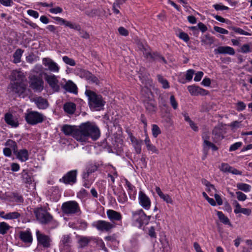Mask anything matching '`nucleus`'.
Here are the masks:
<instances>
[{
  "mask_svg": "<svg viewBox=\"0 0 252 252\" xmlns=\"http://www.w3.org/2000/svg\"><path fill=\"white\" fill-rule=\"evenodd\" d=\"M100 132L97 126L90 122L82 123L79 126V130L75 134V139L79 142L86 143L89 138L93 141L97 140Z\"/></svg>",
  "mask_w": 252,
  "mask_h": 252,
  "instance_id": "nucleus-1",
  "label": "nucleus"
},
{
  "mask_svg": "<svg viewBox=\"0 0 252 252\" xmlns=\"http://www.w3.org/2000/svg\"><path fill=\"white\" fill-rule=\"evenodd\" d=\"M85 94L88 97L90 107L98 109L104 106L105 102L101 95L89 90L86 91Z\"/></svg>",
  "mask_w": 252,
  "mask_h": 252,
  "instance_id": "nucleus-2",
  "label": "nucleus"
},
{
  "mask_svg": "<svg viewBox=\"0 0 252 252\" xmlns=\"http://www.w3.org/2000/svg\"><path fill=\"white\" fill-rule=\"evenodd\" d=\"M61 209L63 213L67 216L73 215L81 213L79 205L76 201H68L63 203Z\"/></svg>",
  "mask_w": 252,
  "mask_h": 252,
  "instance_id": "nucleus-3",
  "label": "nucleus"
},
{
  "mask_svg": "<svg viewBox=\"0 0 252 252\" xmlns=\"http://www.w3.org/2000/svg\"><path fill=\"white\" fill-rule=\"evenodd\" d=\"M25 118L28 124L35 125L42 123L45 120V117L43 114L37 111L28 110L25 113Z\"/></svg>",
  "mask_w": 252,
  "mask_h": 252,
  "instance_id": "nucleus-4",
  "label": "nucleus"
},
{
  "mask_svg": "<svg viewBox=\"0 0 252 252\" xmlns=\"http://www.w3.org/2000/svg\"><path fill=\"white\" fill-rule=\"evenodd\" d=\"M36 219L42 224H47L53 220V216L42 207L37 208L34 210Z\"/></svg>",
  "mask_w": 252,
  "mask_h": 252,
  "instance_id": "nucleus-5",
  "label": "nucleus"
},
{
  "mask_svg": "<svg viewBox=\"0 0 252 252\" xmlns=\"http://www.w3.org/2000/svg\"><path fill=\"white\" fill-rule=\"evenodd\" d=\"M132 219L134 224L138 227H141L143 224H147L150 220V217H147L142 209H139L132 212Z\"/></svg>",
  "mask_w": 252,
  "mask_h": 252,
  "instance_id": "nucleus-6",
  "label": "nucleus"
},
{
  "mask_svg": "<svg viewBox=\"0 0 252 252\" xmlns=\"http://www.w3.org/2000/svg\"><path fill=\"white\" fill-rule=\"evenodd\" d=\"M92 225L101 232H110L115 227V223L104 220L95 221L92 223Z\"/></svg>",
  "mask_w": 252,
  "mask_h": 252,
  "instance_id": "nucleus-7",
  "label": "nucleus"
},
{
  "mask_svg": "<svg viewBox=\"0 0 252 252\" xmlns=\"http://www.w3.org/2000/svg\"><path fill=\"white\" fill-rule=\"evenodd\" d=\"M30 86L35 92H40L44 88V82L41 77L34 74H31L29 76Z\"/></svg>",
  "mask_w": 252,
  "mask_h": 252,
  "instance_id": "nucleus-8",
  "label": "nucleus"
},
{
  "mask_svg": "<svg viewBox=\"0 0 252 252\" xmlns=\"http://www.w3.org/2000/svg\"><path fill=\"white\" fill-rule=\"evenodd\" d=\"M36 236L38 245L41 246L44 248L50 247L52 240L49 236L37 229L36 230Z\"/></svg>",
  "mask_w": 252,
  "mask_h": 252,
  "instance_id": "nucleus-9",
  "label": "nucleus"
},
{
  "mask_svg": "<svg viewBox=\"0 0 252 252\" xmlns=\"http://www.w3.org/2000/svg\"><path fill=\"white\" fill-rule=\"evenodd\" d=\"M8 89L9 92L21 96L25 92L26 85L24 83L13 82L11 83L8 86Z\"/></svg>",
  "mask_w": 252,
  "mask_h": 252,
  "instance_id": "nucleus-10",
  "label": "nucleus"
},
{
  "mask_svg": "<svg viewBox=\"0 0 252 252\" xmlns=\"http://www.w3.org/2000/svg\"><path fill=\"white\" fill-rule=\"evenodd\" d=\"M77 170H73L66 173L62 178L60 179L61 182L66 185H73L77 181Z\"/></svg>",
  "mask_w": 252,
  "mask_h": 252,
  "instance_id": "nucleus-11",
  "label": "nucleus"
},
{
  "mask_svg": "<svg viewBox=\"0 0 252 252\" xmlns=\"http://www.w3.org/2000/svg\"><path fill=\"white\" fill-rule=\"evenodd\" d=\"M160 246L158 245L160 252H171V247L166 235L164 233L160 235Z\"/></svg>",
  "mask_w": 252,
  "mask_h": 252,
  "instance_id": "nucleus-12",
  "label": "nucleus"
},
{
  "mask_svg": "<svg viewBox=\"0 0 252 252\" xmlns=\"http://www.w3.org/2000/svg\"><path fill=\"white\" fill-rule=\"evenodd\" d=\"M42 63L45 66L48 67V69L51 72L58 73L60 70V67L58 64L51 59L44 58L42 59Z\"/></svg>",
  "mask_w": 252,
  "mask_h": 252,
  "instance_id": "nucleus-13",
  "label": "nucleus"
},
{
  "mask_svg": "<svg viewBox=\"0 0 252 252\" xmlns=\"http://www.w3.org/2000/svg\"><path fill=\"white\" fill-rule=\"evenodd\" d=\"M19 238L24 243L31 245L33 241L32 233L30 228L25 231H21L19 233Z\"/></svg>",
  "mask_w": 252,
  "mask_h": 252,
  "instance_id": "nucleus-14",
  "label": "nucleus"
},
{
  "mask_svg": "<svg viewBox=\"0 0 252 252\" xmlns=\"http://www.w3.org/2000/svg\"><path fill=\"white\" fill-rule=\"evenodd\" d=\"M45 79L52 89L56 92L60 90V86L58 85V80L57 77L53 74H45Z\"/></svg>",
  "mask_w": 252,
  "mask_h": 252,
  "instance_id": "nucleus-15",
  "label": "nucleus"
},
{
  "mask_svg": "<svg viewBox=\"0 0 252 252\" xmlns=\"http://www.w3.org/2000/svg\"><path fill=\"white\" fill-rule=\"evenodd\" d=\"M138 201L140 205L145 210H149L151 206L149 198L142 191H139Z\"/></svg>",
  "mask_w": 252,
  "mask_h": 252,
  "instance_id": "nucleus-16",
  "label": "nucleus"
},
{
  "mask_svg": "<svg viewBox=\"0 0 252 252\" xmlns=\"http://www.w3.org/2000/svg\"><path fill=\"white\" fill-rule=\"evenodd\" d=\"M10 78L14 82L24 83L26 80L24 73L22 71L17 70H13L11 73Z\"/></svg>",
  "mask_w": 252,
  "mask_h": 252,
  "instance_id": "nucleus-17",
  "label": "nucleus"
},
{
  "mask_svg": "<svg viewBox=\"0 0 252 252\" xmlns=\"http://www.w3.org/2000/svg\"><path fill=\"white\" fill-rule=\"evenodd\" d=\"M32 101L34 102L37 107L39 109H45L49 106L47 100L41 96L34 97Z\"/></svg>",
  "mask_w": 252,
  "mask_h": 252,
  "instance_id": "nucleus-18",
  "label": "nucleus"
},
{
  "mask_svg": "<svg viewBox=\"0 0 252 252\" xmlns=\"http://www.w3.org/2000/svg\"><path fill=\"white\" fill-rule=\"evenodd\" d=\"M95 237L93 236H79L78 243L80 248L87 247L89 243L94 242Z\"/></svg>",
  "mask_w": 252,
  "mask_h": 252,
  "instance_id": "nucleus-19",
  "label": "nucleus"
},
{
  "mask_svg": "<svg viewBox=\"0 0 252 252\" xmlns=\"http://www.w3.org/2000/svg\"><path fill=\"white\" fill-rule=\"evenodd\" d=\"M106 214L108 218L111 221V222L113 223H114V221H120L122 219V216L121 213L113 210H108Z\"/></svg>",
  "mask_w": 252,
  "mask_h": 252,
  "instance_id": "nucleus-20",
  "label": "nucleus"
},
{
  "mask_svg": "<svg viewBox=\"0 0 252 252\" xmlns=\"http://www.w3.org/2000/svg\"><path fill=\"white\" fill-rule=\"evenodd\" d=\"M215 54H228L234 55L235 53L234 49L230 46H219L214 50Z\"/></svg>",
  "mask_w": 252,
  "mask_h": 252,
  "instance_id": "nucleus-21",
  "label": "nucleus"
},
{
  "mask_svg": "<svg viewBox=\"0 0 252 252\" xmlns=\"http://www.w3.org/2000/svg\"><path fill=\"white\" fill-rule=\"evenodd\" d=\"M63 132L66 135H72L75 139V134L79 130V126H71L67 125H64L62 129Z\"/></svg>",
  "mask_w": 252,
  "mask_h": 252,
  "instance_id": "nucleus-22",
  "label": "nucleus"
},
{
  "mask_svg": "<svg viewBox=\"0 0 252 252\" xmlns=\"http://www.w3.org/2000/svg\"><path fill=\"white\" fill-rule=\"evenodd\" d=\"M188 90L191 95L197 96L204 95L206 94V91L195 85H190L188 87Z\"/></svg>",
  "mask_w": 252,
  "mask_h": 252,
  "instance_id": "nucleus-23",
  "label": "nucleus"
},
{
  "mask_svg": "<svg viewBox=\"0 0 252 252\" xmlns=\"http://www.w3.org/2000/svg\"><path fill=\"white\" fill-rule=\"evenodd\" d=\"M5 123L13 127H16L19 126L18 119L11 114L6 113L4 116Z\"/></svg>",
  "mask_w": 252,
  "mask_h": 252,
  "instance_id": "nucleus-24",
  "label": "nucleus"
},
{
  "mask_svg": "<svg viewBox=\"0 0 252 252\" xmlns=\"http://www.w3.org/2000/svg\"><path fill=\"white\" fill-rule=\"evenodd\" d=\"M52 18L54 20L58 22L61 25H64L71 29H79V28L77 24L72 23L60 17H53Z\"/></svg>",
  "mask_w": 252,
  "mask_h": 252,
  "instance_id": "nucleus-25",
  "label": "nucleus"
},
{
  "mask_svg": "<svg viewBox=\"0 0 252 252\" xmlns=\"http://www.w3.org/2000/svg\"><path fill=\"white\" fill-rule=\"evenodd\" d=\"M16 156V158L22 162L27 161L29 159V153L26 149H22L18 150L15 153H14Z\"/></svg>",
  "mask_w": 252,
  "mask_h": 252,
  "instance_id": "nucleus-26",
  "label": "nucleus"
},
{
  "mask_svg": "<svg viewBox=\"0 0 252 252\" xmlns=\"http://www.w3.org/2000/svg\"><path fill=\"white\" fill-rule=\"evenodd\" d=\"M63 110L69 115H73L76 109V104L72 102H67L63 106Z\"/></svg>",
  "mask_w": 252,
  "mask_h": 252,
  "instance_id": "nucleus-27",
  "label": "nucleus"
},
{
  "mask_svg": "<svg viewBox=\"0 0 252 252\" xmlns=\"http://www.w3.org/2000/svg\"><path fill=\"white\" fill-rule=\"evenodd\" d=\"M66 91L74 94H77V87L76 85L71 81H68L63 87Z\"/></svg>",
  "mask_w": 252,
  "mask_h": 252,
  "instance_id": "nucleus-28",
  "label": "nucleus"
},
{
  "mask_svg": "<svg viewBox=\"0 0 252 252\" xmlns=\"http://www.w3.org/2000/svg\"><path fill=\"white\" fill-rule=\"evenodd\" d=\"M23 182L26 184L31 185L32 184L33 179L32 176L29 173L27 169H24L21 173Z\"/></svg>",
  "mask_w": 252,
  "mask_h": 252,
  "instance_id": "nucleus-29",
  "label": "nucleus"
},
{
  "mask_svg": "<svg viewBox=\"0 0 252 252\" xmlns=\"http://www.w3.org/2000/svg\"><path fill=\"white\" fill-rule=\"evenodd\" d=\"M82 74L87 80L91 81L92 83H95L96 84H98L99 83L98 78L89 71L83 70Z\"/></svg>",
  "mask_w": 252,
  "mask_h": 252,
  "instance_id": "nucleus-30",
  "label": "nucleus"
},
{
  "mask_svg": "<svg viewBox=\"0 0 252 252\" xmlns=\"http://www.w3.org/2000/svg\"><path fill=\"white\" fill-rule=\"evenodd\" d=\"M213 134L214 135V141L217 142L223 138L222 130L220 126L215 127L212 131Z\"/></svg>",
  "mask_w": 252,
  "mask_h": 252,
  "instance_id": "nucleus-31",
  "label": "nucleus"
},
{
  "mask_svg": "<svg viewBox=\"0 0 252 252\" xmlns=\"http://www.w3.org/2000/svg\"><path fill=\"white\" fill-rule=\"evenodd\" d=\"M140 79L141 80L142 84L144 85V87L142 88V91H143L145 89L149 90L151 92V89L150 87L152 86V81L150 79H147L144 77H141L139 76Z\"/></svg>",
  "mask_w": 252,
  "mask_h": 252,
  "instance_id": "nucleus-32",
  "label": "nucleus"
},
{
  "mask_svg": "<svg viewBox=\"0 0 252 252\" xmlns=\"http://www.w3.org/2000/svg\"><path fill=\"white\" fill-rule=\"evenodd\" d=\"M217 215L218 217L219 218L220 220L223 223L225 224H228L231 225V223L230 222L228 218L225 216L222 212L217 211Z\"/></svg>",
  "mask_w": 252,
  "mask_h": 252,
  "instance_id": "nucleus-33",
  "label": "nucleus"
},
{
  "mask_svg": "<svg viewBox=\"0 0 252 252\" xmlns=\"http://www.w3.org/2000/svg\"><path fill=\"white\" fill-rule=\"evenodd\" d=\"M24 51L21 49H17L13 54V63H19L21 62V58Z\"/></svg>",
  "mask_w": 252,
  "mask_h": 252,
  "instance_id": "nucleus-34",
  "label": "nucleus"
},
{
  "mask_svg": "<svg viewBox=\"0 0 252 252\" xmlns=\"http://www.w3.org/2000/svg\"><path fill=\"white\" fill-rule=\"evenodd\" d=\"M236 186L238 189L246 192L250 191L252 189L250 185L243 183H237Z\"/></svg>",
  "mask_w": 252,
  "mask_h": 252,
  "instance_id": "nucleus-35",
  "label": "nucleus"
},
{
  "mask_svg": "<svg viewBox=\"0 0 252 252\" xmlns=\"http://www.w3.org/2000/svg\"><path fill=\"white\" fill-rule=\"evenodd\" d=\"M125 2V0H116L113 5V10L114 13L117 14L120 13L119 8H120V5L123 4Z\"/></svg>",
  "mask_w": 252,
  "mask_h": 252,
  "instance_id": "nucleus-36",
  "label": "nucleus"
},
{
  "mask_svg": "<svg viewBox=\"0 0 252 252\" xmlns=\"http://www.w3.org/2000/svg\"><path fill=\"white\" fill-rule=\"evenodd\" d=\"M204 139V148H211L214 151L218 150V147L213 143L210 142L208 139L206 137H203Z\"/></svg>",
  "mask_w": 252,
  "mask_h": 252,
  "instance_id": "nucleus-37",
  "label": "nucleus"
},
{
  "mask_svg": "<svg viewBox=\"0 0 252 252\" xmlns=\"http://www.w3.org/2000/svg\"><path fill=\"white\" fill-rule=\"evenodd\" d=\"M158 196L167 203L172 204L173 201L171 197L168 194L162 193L159 189Z\"/></svg>",
  "mask_w": 252,
  "mask_h": 252,
  "instance_id": "nucleus-38",
  "label": "nucleus"
},
{
  "mask_svg": "<svg viewBox=\"0 0 252 252\" xmlns=\"http://www.w3.org/2000/svg\"><path fill=\"white\" fill-rule=\"evenodd\" d=\"M10 226L5 222L0 223V234L4 235L6 234L10 229Z\"/></svg>",
  "mask_w": 252,
  "mask_h": 252,
  "instance_id": "nucleus-39",
  "label": "nucleus"
},
{
  "mask_svg": "<svg viewBox=\"0 0 252 252\" xmlns=\"http://www.w3.org/2000/svg\"><path fill=\"white\" fill-rule=\"evenodd\" d=\"M5 146L11 148L14 153L17 151V146L16 143L11 139H8L5 143Z\"/></svg>",
  "mask_w": 252,
  "mask_h": 252,
  "instance_id": "nucleus-40",
  "label": "nucleus"
},
{
  "mask_svg": "<svg viewBox=\"0 0 252 252\" xmlns=\"http://www.w3.org/2000/svg\"><path fill=\"white\" fill-rule=\"evenodd\" d=\"M71 238L69 235H64L62 239V243L63 245V248H68L69 244L71 243Z\"/></svg>",
  "mask_w": 252,
  "mask_h": 252,
  "instance_id": "nucleus-41",
  "label": "nucleus"
},
{
  "mask_svg": "<svg viewBox=\"0 0 252 252\" xmlns=\"http://www.w3.org/2000/svg\"><path fill=\"white\" fill-rule=\"evenodd\" d=\"M21 214L17 212H10L6 214L5 220H14L19 218Z\"/></svg>",
  "mask_w": 252,
  "mask_h": 252,
  "instance_id": "nucleus-42",
  "label": "nucleus"
},
{
  "mask_svg": "<svg viewBox=\"0 0 252 252\" xmlns=\"http://www.w3.org/2000/svg\"><path fill=\"white\" fill-rule=\"evenodd\" d=\"M94 243L99 247L101 250H104L105 252L107 251V249L105 247L104 243L102 239H99L98 238H95V240H94Z\"/></svg>",
  "mask_w": 252,
  "mask_h": 252,
  "instance_id": "nucleus-43",
  "label": "nucleus"
},
{
  "mask_svg": "<svg viewBox=\"0 0 252 252\" xmlns=\"http://www.w3.org/2000/svg\"><path fill=\"white\" fill-rule=\"evenodd\" d=\"M158 82L161 84V87L164 89H168L170 87V85L167 80L161 76H158Z\"/></svg>",
  "mask_w": 252,
  "mask_h": 252,
  "instance_id": "nucleus-44",
  "label": "nucleus"
},
{
  "mask_svg": "<svg viewBox=\"0 0 252 252\" xmlns=\"http://www.w3.org/2000/svg\"><path fill=\"white\" fill-rule=\"evenodd\" d=\"M126 185L128 188V194L129 195H131L132 194H135L136 193V190L135 187L131 184V183L128 182L127 180L126 181Z\"/></svg>",
  "mask_w": 252,
  "mask_h": 252,
  "instance_id": "nucleus-45",
  "label": "nucleus"
},
{
  "mask_svg": "<svg viewBox=\"0 0 252 252\" xmlns=\"http://www.w3.org/2000/svg\"><path fill=\"white\" fill-rule=\"evenodd\" d=\"M144 141L148 150L151 151L153 152H156V148L151 144L150 140L148 137L146 136Z\"/></svg>",
  "mask_w": 252,
  "mask_h": 252,
  "instance_id": "nucleus-46",
  "label": "nucleus"
},
{
  "mask_svg": "<svg viewBox=\"0 0 252 252\" xmlns=\"http://www.w3.org/2000/svg\"><path fill=\"white\" fill-rule=\"evenodd\" d=\"M63 60L66 64H68L70 66H75L76 64L75 61L73 59L70 58L67 56H63Z\"/></svg>",
  "mask_w": 252,
  "mask_h": 252,
  "instance_id": "nucleus-47",
  "label": "nucleus"
},
{
  "mask_svg": "<svg viewBox=\"0 0 252 252\" xmlns=\"http://www.w3.org/2000/svg\"><path fill=\"white\" fill-rule=\"evenodd\" d=\"M77 25L79 26V29H75V30L79 32V34L80 36L82 38H83L85 39H89L90 38L89 34L86 31L81 30V27L79 25L77 24Z\"/></svg>",
  "mask_w": 252,
  "mask_h": 252,
  "instance_id": "nucleus-48",
  "label": "nucleus"
},
{
  "mask_svg": "<svg viewBox=\"0 0 252 252\" xmlns=\"http://www.w3.org/2000/svg\"><path fill=\"white\" fill-rule=\"evenodd\" d=\"M231 167L229 166L227 163H222L219 168L220 171H221L223 172H229L230 171V170L231 169Z\"/></svg>",
  "mask_w": 252,
  "mask_h": 252,
  "instance_id": "nucleus-49",
  "label": "nucleus"
},
{
  "mask_svg": "<svg viewBox=\"0 0 252 252\" xmlns=\"http://www.w3.org/2000/svg\"><path fill=\"white\" fill-rule=\"evenodd\" d=\"M233 205L235 207L234 212L236 214L240 213L242 209L243 208L241 207L240 204L237 201H234L233 203Z\"/></svg>",
  "mask_w": 252,
  "mask_h": 252,
  "instance_id": "nucleus-50",
  "label": "nucleus"
},
{
  "mask_svg": "<svg viewBox=\"0 0 252 252\" xmlns=\"http://www.w3.org/2000/svg\"><path fill=\"white\" fill-rule=\"evenodd\" d=\"M232 30L236 33H238L241 35H250L251 34L247 32L244 31L243 29L240 28L233 27Z\"/></svg>",
  "mask_w": 252,
  "mask_h": 252,
  "instance_id": "nucleus-51",
  "label": "nucleus"
},
{
  "mask_svg": "<svg viewBox=\"0 0 252 252\" xmlns=\"http://www.w3.org/2000/svg\"><path fill=\"white\" fill-rule=\"evenodd\" d=\"M142 143V141L141 140L137 143L132 144L137 154H140L141 152Z\"/></svg>",
  "mask_w": 252,
  "mask_h": 252,
  "instance_id": "nucleus-52",
  "label": "nucleus"
},
{
  "mask_svg": "<svg viewBox=\"0 0 252 252\" xmlns=\"http://www.w3.org/2000/svg\"><path fill=\"white\" fill-rule=\"evenodd\" d=\"M178 36L186 42H188L189 39L188 34L183 32H179L178 34Z\"/></svg>",
  "mask_w": 252,
  "mask_h": 252,
  "instance_id": "nucleus-53",
  "label": "nucleus"
},
{
  "mask_svg": "<svg viewBox=\"0 0 252 252\" xmlns=\"http://www.w3.org/2000/svg\"><path fill=\"white\" fill-rule=\"evenodd\" d=\"M194 74V71L193 69L188 70L186 73V79L188 81H190Z\"/></svg>",
  "mask_w": 252,
  "mask_h": 252,
  "instance_id": "nucleus-54",
  "label": "nucleus"
},
{
  "mask_svg": "<svg viewBox=\"0 0 252 252\" xmlns=\"http://www.w3.org/2000/svg\"><path fill=\"white\" fill-rule=\"evenodd\" d=\"M170 104L174 109H177L178 108V102L175 99V98L174 95H172L170 97Z\"/></svg>",
  "mask_w": 252,
  "mask_h": 252,
  "instance_id": "nucleus-55",
  "label": "nucleus"
},
{
  "mask_svg": "<svg viewBox=\"0 0 252 252\" xmlns=\"http://www.w3.org/2000/svg\"><path fill=\"white\" fill-rule=\"evenodd\" d=\"M237 195V198L238 200L244 201L247 199V195L241 191H237L236 192Z\"/></svg>",
  "mask_w": 252,
  "mask_h": 252,
  "instance_id": "nucleus-56",
  "label": "nucleus"
},
{
  "mask_svg": "<svg viewBox=\"0 0 252 252\" xmlns=\"http://www.w3.org/2000/svg\"><path fill=\"white\" fill-rule=\"evenodd\" d=\"M214 29L216 32L221 34H227L228 33V31L227 30L221 27L215 26L214 27Z\"/></svg>",
  "mask_w": 252,
  "mask_h": 252,
  "instance_id": "nucleus-57",
  "label": "nucleus"
},
{
  "mask_svg": "<svg viewBox=\"0 0 252 252\" xmlns=\"http://www.w3.org/2000/svg\"><path fill=\"white\" fill-rule=\"evenodd\" d=\"M97 168L98 167L95 164L91 163L87 166L86 169L90 171V172L94 173L97 170Z\"/></svg>",
  "mask_w": 252,
  "mask_h": 252,
  "instance_id": "nucleus-58",
  "label": "nucleus"
},
{
  "mask_svg": "<svg viewBox=\"0 0 252 252\" xmlns=\"http://www.w3.org/2000/svg\"><path fill=\"white\" fill-rule=\"evenodd\" d=\"M242 145V143L241 142H237L234 144L231 145L229 148L230 151H234L240 148Z\"/></svg>",
  "mask_w": 252,
  "mask_h": 252,
  "instance_id": "nucleus-59",
  "label": "nucleus"
},
{
  "mask_svg": "<svg viewBox=\"0 0 252 252\" xmlns=\"http://www.w3.org/2000/svg\"><path fill=\"white\" fill-rule=\"evenodd\" d=\"M118 200L120 203H124L126 202L127 200L126 193L125 192L121 193L119 195Z\"/></svg>",
  "mask_w": 252,
  "mask_h": 252,
  "instance_id": "nucleus-60",
  "label": "nucleus"
},
{
  "mask_svg": "<svg viewBox=\"0 0 252 252\" xmlns=\"http://www.w3.org/2000/svg\"><path fill=\"white\" fill-rule=\"evenodd\" d=\"M43 67L41 65L36 64L34 66L32 71L36 73H41L42 72Z\"/></svg>",
  "mask_w": 252,
  "mask_h": 252,
  "instance_id": "nucleus-61",
  "label": "nucleus"
},
{
  "mask_svg": "<svg viewBox=\"0 0 252 252\" xmlns=\"http://www.w3.org/2000/svg\"><path fill=\"white\" fill-rule=\"evenodd\" d=\"M213 7L216 10H228L229 8L227 6L222 5L219 4H216L213 5Z\"/></svg>",
  "mask_w": 252,
  "mask_h": 252,
  "instance_id": "nucleus-62",
  "label": "nucleus"
},
{
  "mask_svg": "<svg viewBox=\"0 0 252 252\" xmlns=\"http://www.w3.org/2000/svg\"><path fill=\"white\" fill-rule=\"evenodd\" d=\"M87 227L88 223L85 220H81L79 221V229L81 230H86Z\"/></svg>",
  "mask_w": 252,
  "mask_h": 252,
  "instance_id": "nucleus-63",
  "label": "nucleus"
},
{
  "mask_svg": "<svg viewBox=\"0 0 252 252\" xmlns=\"http://www.w3.org/2000/svg\"><path fill=\"white\" fill-rule=\"evenodd\" d=\"M193 247L195 252H205L202 249L201 246L196 242L193 243Z\"/></svg>",
  "mask_w": 252,
  "mask_h": 252,
  "instance_id": "nucleus-64",
  "label": "nucleus"
}]
</instances>
